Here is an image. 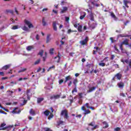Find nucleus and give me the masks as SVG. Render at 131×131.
Returning <instances> with one entry per match:
<instances>
[{"mask_svg": "<svg viewBox=\"0 0 131 131\" xmlns=\"http://www.w3.org/2000/svg\"><path fill=\"white\" fill-rule=\"evenodd\" d=\"M129 67H131V60H129L128 62Z\"/></svg>", "mask_w": 131, "mask_h": 131, "instance_id": "052dcab7", "label": "nucleus"}, {"mask_svg": "<svg viewBox=\"0 0 131 131\" xmlns=\"http://www.w3.org/2000/svg\"><path fill=\"white\" fill-rule=\"evenodd\" d=\"M26 26H27L29 28H33V25H32V24L26 19L25 20V25L23 27H22L23 30H24L25 31H29V28L28 27H27Z\"/></svg>", "mask_w": 131, "mask_h": 131, "instance_id": "f257e3e1", "label": "nucleus"}, {"mask_svg": "<svg viewBox=\"0 0 131 131\" xmlns=\"http://www.w3.org/2000/svg\"><path fill=\"white\" fill-rule=\"evenodd\" d=\"M12 29H13L15 30V29H18V26H14L12 28Z\"/></svg>", "mask_w": 131, "mask_h": 131, "instance_id": "49530a36", "label": "nucleus"}, {"mask_svg": "<svg viewBox=\"0 0 131 131\" xmlns=\"http://www.w3.org/2000/svg\"><path fill=\"white\" fill-rule=\"evenodd\" d=\"M52 26L53 30H55V31H57V30H58V28H57V22L53 21Z\"/></svg>", "mask_w": 131, "mask_h": 131, "instance_id": "f8f14e48", "label": "nucleus"}, {"mask_svg": "<svg viewBox=\"0 0 131 131\" xmlns=\"http://www.w3.org/2000/svg\"><path fill=\"white\" fill-rule=\"evenodd\" d=\"M89 90L88 91V93H92V92H94L95 90H96V87L93 86V87H90L89 86Z\"/></svg>", "mask_w": 131, "mask_h": 131, "instance_id": "dca6fc26", "label": "nucleus"}, {"mask_svg": "<svg viewBox=\"0 0 131 131\" xmlns=\"http://www.w3.org/2000/svg\"><path fill=\"white\" fill-rule=\"evenodd\" d=\"M110 40H111V42H112V43H113V42H114V41H113V37H111Z\"/></svg>", "mask_w": 131, "mask_h": 131, "instance_id": "680f3d73", "label": "nucleus"}, {"mask_svg": "<svg viewBox=\"0 0 131 131\" xmlns=\"http://www.w3.org/2000/svg\"><path fill=\"white\" fill-rule=\"evenodd\" d=\"M60 95H54L53 96H50V100H58V99L60 98Z\"/></svg>", "mask_w": 131, "mask_h": 131, "instance_id": "39448f33", "label": "nucleus"}, {"mask_svg": "<svg viewBox=\"0 0 131 131\" xmlns=\"http://www.w3.org/2000/svg\"><path fill=\"white\" fill-rule=\"evenodd\" d=\"M43 53V51H41L39 53V55H40V56H42Z\"/></svg>", "mask_w": 131, "mask_h": 131, "instance_id": "4d7b16f0", "label": "nucleus"}, {"mask_svg": "<svg viewBox=\"0 0 131 131\" xmlns=\"http://www.w3.org/2000/svg\"><path fill=\"white\" fill-rule=\"evenodd\" d=\"M64 4H65V2H64V1H61V3H60V5H61V6H62L63 5H64Z\"/></svg>", "mask_w": 131, "mask_h": 131, "instance_id": "0e129e2a", "label": "nucleus"}, {"mask_svg": "<svg viewBox=\"0 0 131 131\" xmlns=\"http://www.w3.org/2000/svg\"><path fill=\"white\" fill-rule=\"evenodd\" d=\"M29 113L30 114H31V115H32L33 116H34V115H35V112H34L33 109H31L30 110Z\"/></svg>", "mask_w": 131, "mask_h": 131, "instance_id": "5701e85b", "label": "nucleus"}, {"mask_svg": "<svg viewBox=\"0 0 131 131\" xmlns=\"http://www.w3.org/2000/svg\"><path fill=\"white\" fill-rule=\"evenodd\" d=\"M128 3H129V2L127 1V0L123 1V4L126 8H128V6L127 5Z\"/></svg>", "mask_w": 131, "mask_h": 131, "instance_id": "b1692460", "label": "nucleus"}, {"mask_svg": "<svg viewBox=\"0 0 131 131\" xmlns=\"http://www.w3.org/2000/svg\"><path fill=\"white\" fill-rule=\"evenodd\" d=\"M120 96H121L122 97H125V94L122 93H120Z\"/></svg>", "mask_w": 131, "mask_h": 131, "instance_id": "6e6d98bb", "label": "nucleus"}, {"mask_svg": "<svg viewBox=\"0 0 131 131\" xmlns=\"http://www.w3.org/2000/svg\"><path fill=\"white\" fill-rule=\"evenodd\" d=\"M117 85L120 89H122L124 86V84L122 82H119L118 83Z\"/></svg>", "mask_w": 131, "mask_h": 131, "instance_id": "f3484780", "label": "nucleus"}, {"mask_svg": "<svg viewBox=\"0 0 131 131\" xmlns=\"http://www.w3.org/2000/svg\"><path fill=\"white\" fill-rule=\"evenodd\" d=\"M32 49H33V47L31 46H28L26 48V49L27 50V51H31V50H32Z\"/></svg>", "mask_w": 131, "mask_h": 131, "instance_id": "2f4dec72", "label": "nucleus"}, {"mask_svg": "<svg viewBox=\"0 0 131 131\" xmlns=\"http://www.w3.org/2000/svg\"><path fill=\"white\" fill-rule=\"evenodd\" d=\"M68 11V7H63L62 9H60V14H64V13H66Z\"/></svg>", "mask_w": 131, "mask_h": 131, "instance_id": "1a4fd4ad", "label": "nucleus"}, {"mask_svg": "<svg viewBox=\"0 0 131 131\" xmlns=\"http://www.w3.org/2000/svg\"><path fill=\"white\" fill-rule=\"evenodd\" d=\"M43 100H45V98H38L37 100V102L38 104H40V103H41V102H42Z\"/></svg>", "mask_w": 131, "mask_h": 131, "instance_id": "aec40b11", "label": "nucleus"}, {"mask_svg": "<svg viewBox=\"0 0 131 131\" xmlns=\"http://www.w3.org/2000/svg\"><path fill=\"white\" fill-rule=\"evenodd\" d=\"M45 11H48V8H43L42 10V12H45Z\"/></svg>", "mask_w": 131, "mask_h": 131, "instance_id": "bf43d9fd", "label": "nucleus"}, {"mask_svg": "<svg viewBox=\"0 0 131 131\" xmlns=\"http://www.w3.org/2000/svg\"><path fill=\"white\" fill-rule=\"evenodd\" d=\"M45 131H52V130H51V129H50V128H47L46 129Z\"/></svg>", "mask_w": 131, "mask_h": 131, "instance_id": "69168bd1", "label": "nucleus"}, {"mask_svg": "<svg viewBox=\"0 0 131 131\" xmlns=\"http://www.w3.org/2000/svg\"><path fill=\"white\" fill-rule=\"evenodd\" d=\"M114 57H115V56L114 55H112L111 56V60H113V59H114Z\"/></svg>", "mask_w": 131, "mask_h": 131, "instance_id": "13d9d810", "label": "nucleus"}, {"mask_svg": "<svg viewBox=\"0 0 131 131\" xmlns=\"http://www.w3.org/2000/svg\"><path fill=\"white\" fill-rule=\"evenodd\" d=\"M111 16L115 21H117V17L115 16V14L113 12H111Z\"/></svg>", "mask_w": 131, "mask_h": 131, "instance_id": "6ab92c4d", "label": "nucleus"}, {"mask_svg": "<svg viewBox=\"0 0 131 131\" xmlns=\"http://www.w3.org/2000/svg\"><path fill=\"white\" fill-rule=\"evenodd\" d=\"M89 17H90V19L91 20L90 22H94L95 20V18L94 17V14L91 13L90 15H89Z\"/></svg>", "mask_w": 131, "mask_h": 131, "instance_id": "4468645a", "label": "nucleus"}, {"mask_svg": "<svg viewBox=\"0 0 131 131\" xmlns=\"http://www.w3.org/2000/svg\"><path fill=\"white\" fill-rule=\"evenodd\" d=\"M85 106H86V108H88V109H90V106L89 105V103H86L85 104Z\"/></svg>", "mask_w": 131, "mask_h": 131, "instance_id": "8fccbe9b", "label": "nucleus"}, {"mask_svg": "<svg viewBox=\"0 0 131 131\" xmlns=\"http://www.w3.org/2000/svg\"><path fill=\"white\" fill-rule=\"evenodd\" d=\"M98 65L99 66H101V67H104L105 65V62H102V60L101 61V62H100Z\"/></svg>", "mask_w": 131, "mask_h": 131, "instance_id": "c85d7f7f", "label": "nucleus"}, {"mask_svg": "<svg viewBox=\"0 0 131 131\" xmlns=\"http://www.w3.org/2000/svg\"><path fill=\"white\" fill-rule=\"evenodd\" d=\"M121 61L122 62V63H124V62H125V63H126V64H128V62L129 61H128V60H127V59H126V60H124L122 58L121 59Z\"/></svg>", "mask_w": 131, "mask_h": 131, "instance_id": "7c9ffc66", "label": "nucleus"}, {"mask_svg": "<svg viewBox=\"0 0 131 131\" xmlns=\"http://www.w3.org/2000/svg\"><path fill=\"white\" fill-rule=\"evenodd\" d=\"M89 126H92V127L91 128V129L93 130L95 129L96 128H97V127H98V126L96 125L95 126V123L94 122H91V123H90L89 124Z\"/></svg>", "mask_w": 131, "mask_h": 131, "instance_id": "9d476101", "label": "nucleus"}, {"mask_svg": "<svg viewBox=\"0 0 131 131\" xmlns=\"http://www.w3.org/2000/svg\"><path fill=\"white\" fill-rule=\"evenodd\" d=\"M121 77H122V75H121L120 73H117L115 76V78L117 79H118L119 80L121 79Z\"/></svg>", "mask_w": 131, "mask_h": 131, "instance_id": "9b49d317", "label": "nucleus"}, {"mask_svg": "<svg viewBox=\"0 0 131 131\" xmlns=\"http://www.w3.org/2000/svg\"><path fill=\"white\" fill-rule=\"evenodd\" d=\"M51 69H55V66H52L51 67H50L47 70V71H50V70H51Z\"/></svg>", "mask_w": 131, "mask_h": 131, "instance_id": "ea45409f", "label": "nucleus"}, {"mask_svg": "<svg viewBox=\"0 0 131 131\" xmlns=\"http://www.w3.org/2000/svg\"><path fill=\"white\" fill-rule=\"evenodd\" d=\"M61 116H64V118L65 119H68V113L67 112V110H64L61 111Z\"/></svg>", "mask_w": 131, "mask_h": 131, "instance_id": "7ed1b4c3", "label": "nucleus"}, {"mask_svg": "<svg viewBox=\"0 0 131 131\" xmlns=\"http://www.w3.org/2000/svg\"><path fill=\"white\" fill-rule=\"evenodd\" d=\"M42 24L43 26H46L47 22H46V20H45V18L42 19Z\"/></svg>", "mask_w": 131, "mask_h": 131, "instance_id": "72a5a7b5", "label": "nucleus"}, {"mask_svg": "<svg viewBox=\"0 0 131 131\" xmlns=\"http://www.w3.org/2000/svg\"><path fill=\"white\" fill-rule=\"evenodd\" d=\"M72 94H74V93H77V89H76V86L72 90Z\"/></svg>", "mask_w": 131, "mask_h": 131, "instance_id": "c9c22d12", "label": "nucleus"}, {"mask_svg": "<svg viewBox=\"0 0 131 131\" xmlns=\"http://www.w3.org/2000/svg\"><path fill=\"white\" fill-rule=\"evenodd\" d=\"M66 22H69V17H66Z\"/></svg>", "mask_w": 131, "mask_h": 131, "instance_id": "5fc2aeb1", "label": "nucleus"}, {"mask_svg": "<svg viewBox=\"0 0 131 131\" xmlns=\"http://www.w3.org/2000/svg\"><path fill=\"white\" fill-rule=\"evenodd\" d=\"M128 40L125 39L124 40L120 45V49L121 50V51H123V49H122V45H128Z\"/></svg>", "mask_w": 131, "mask_h": 131, "instance_id": "0eeeda50", "label": "nucleus"}, {"mask_svg": "<svg viewBox=\"0 0 131 131\" xmlns=\"http://www.w3.org/2000/svg\"><path fill=\"white\" fill-rule=\"evenodd\" d=\"M50 53L51 54V55H53V54H54V48H52L50 49Z\"/></svg>", "mask_w": 131, "mask_h": 131, "instance_id": "37998d69", "label": "nucleus"}, {"mask_svg": "<svg viewBox=\"0 0 131 131\" xmlns=\"http://www.w3.org/2000/svg\"><path fill=\"white\" fill-rule=\"evenodd\" d=\"M66 79L67 80V81H68V80H70V79H72V78L71 77H70V76H68L66 77Z\"/></svg>", "mask_w": 131, "mask_h": 131, "instance_id": "c03bdc74", "label": "nucleus"}, {"mask_svg": "<svg viewBox=\"0 0 131 131\" xmlns=\"http://www.w3.org/2000/svg\"><path fill=\"white\" fill-rule=\"evenodd\" d=\"M53 117H54V115H53V114H50V115H49V116L48 117V119L49 120H51V118H53Z\"/></svg>", "mask_w": 131, "mask_h": 131, "instance_id": "4c0bfd02", "label": "nucleus"}, {"mask_svg": "<svg viewBox=\"0 0 131 131\" xmlns=\"http://www.w3.org/2000/svg\"><path fill=\"white\" fill-rule=\"evenodd\" d=\"M23 99H24V102L23 104H21V106H23L24 105H25V104L26 103H27V100H26V99H28V100H30V98L29 97V96H28V94H27V93L25 95V96L23 97Z\"/></svg>", "mask_w": 131, "mask_h": 131, "instance_id": "20e7f679", "label": "nucleus"}, {"mask_svg": "<svg viewBox=\"0 0 131 131\" xmlns=\"http://www.w3.org/2000/svg\"><path fill=\"white\" fill-rule=\"evenodd\" d=\"M72 32V30H71V29H69L68 31V34H70V33H71Z\"/></svg>", "mask_w": 131, "mask_h": 131, "instance_id": "603ef678", "label": "nucleus"}, {"mask_svg": "<svg viewBox=\"0 0 131 131\" xmlns=\"http://www.w3.org/2000/svg\"><path fill=\"white\" fill-rule=\"evenodd\" d=\"M15 84H17V82L16 81L10 82V84L9 85H10V86H14Z\"/></svg>", "mask_w": 131, "mask_h": 131, "instance_id": "a878e982", "label": "nucleus"}, {"mask_svg": "<svg viewBox=\"0 0 131 131\" xmlns=\"http://www.w3.org/2000/svg\"><path fill=\"white\" fill-rule=\"evenodd\" d=\"M86 42H88V37H86L83 40L80 41V43L82 45V46H84Z\"/></svg>", "mask_w": 131, "mask_h": 131, "instance_id": "2eb2a0df", "label": "nucleus"}, {"mask_svg": "<svg viewBox=\"0 0 131 131\" xmlns=\"http://www.w3.org/2000/svg\"><path fill=\"white\" fill-rule=\"evenodd\" d=\"M63 82H64V80H63V79H60L59 80V84H62V83H63Z\"/></svg>", "mask_w": 131, "mask_h": 131, "instance_id": "de8ad7c7", "label": "nucleus"}, {"mask_svg": "<svg viewBox=\"0 0 131 131\" xmlns=\"http://www.w3.org/2000/svg\"><path fill=\"white\" fill-rule=\"evenodd\" d=\"M40 62V59H38L37 60H36L35 63H34V65H37V64H39V62Z\"/></svg>", "mask_w": 131, "mask_h": 131, "instance_id": "58836bf2", "label": "nucleus"}, {"mask_svg": "<svg viewBox=\"0 0 131 131\" xmlns=\"http://www.w3.org/2000/svg\"><path fill=\"white\" fill-rule=\"evenodd\" d=\"M119 130H120V127H117L115 129V131H119Z\"/></svg>", "mask_w": 131, "mask_h": 131, "instance_id": "3c124183", "label": "nucleus"}, {"mask_svg": "<svg viewBox=\"0 0 131 131\" xmlns=\"http://www.w3.org/2000/svg\"><path fill=\"white\" fill-rule=\"evenodd\" d=\"M78 31L79 32H82V26H79L78 27Z\"/></svg>", "mask_w": 131, "mask_h": 131, "instance_id": "c756f323", "label": "nucleus"}, {"mask_svg": "<svg viewBox=\"0 0 131 131\" xmlns=\"http://www.w3.org/2000/svg\"><path fill=\"white\" fill-rule=\"evenodd\" d=\"M5 125H6V124H5V123H2V124H1V127H4V126H5Z\"/></svg>", "mask_w": 131, "mask_h": 131, "instance_id": "774afa93", "label": "nucleus"}, {"mask_svg": "<svg viewBox=\"0 0 131 131\" xmlns=\"http://www.w3.org/2000/svg\"><path fill=\"white\" fill-rule=\"evenodd\" d=\"M6 12H7V13H10V14H13V13H14L13 10H7Z\"/></svg>", "mask_w": 131, "mask_h": 131, "instance_id": "a19ab883", "label": "nucleus"}, {"mask_svg": "<svg viewBox=\"0 0 131 131\" xmlns=\"http://www.w3.org/2000/svg\"><path fill=\"white\" fill-rule=\"evenodd\" d=\"M52 12H53V13H54V14H57V13H58V11L55 10H54V9L53 10Z\"/></svg>", "mask_w": 131, "mask_h": 131, "instance_id": "864d4df0", "label": "nucleus"}, {"mask_svg": "<svg viewBox=\"0 0 131 131\" xmlns=\"http://www.w3.org/2000/svg\"><path fill=\"white\" fill-rule=\"evenodd\" d=\"M94 49L96 50L93 51V54H94V55H95V54H97V52H98V51H99V47H94Z\"/></svg>", "mask_w": 131, "mask_h": 131, "instance_id": "cd10ccee", "label": "nucleus"}, {"mask_svg": "<svg viewBox=\"0 0 131 131\" xmlns=\"http://www.w3.org/2000/svg\"><path fill=\"white\" fill-rule=\"evenodd\" d=\"M52 38H51V34L47 35L46 42L48 43L51 41Z\"/></svg>", "mask_w": 131, "mask_h": 131, "instance_id": "a211bd4d", "label": "nucleus"}, {"mask_svg": "<svg viewBox=\"0 0 131 131\" xmlns=\"http://www.w3.org/2000/svg\"><path fill=\"white\" fill-rule=\"evenodd\" d=\"M89 24L90 25V27H91V28H96V26H97V22L96 21H90Z\"/></svg>", "mask_w": 131, "mask_h": 131, "instance_id": "423d86ee", "label": "nucleus"}, {"mask_svg": "<svg viewBox=\"0 0 131 131\" xmlns=\"http://www.w3.org/2000/svg\"><path fill=\"white\" fill-rule=\"evenodd\" d=\"M54 59H57V60H56V62L57 63H59V62H60V59H61V57H60V55L58 54V55L54 57Z\"/></svg>", "mask_w": 131, "mask_h": 131, "instance_id": "393cba45", "label": "nucleus"}, {"mask_svg": "<svg viewBox=\"0 0 131 131\" xmlns=\"http://www.w3.org/2000/svg\"><path fill=\"white\" fill-rule=\"evenodd\" d=\"M20 112V110L18 111V107H15L12 111V113H13V114H19Z\"/></svg>", "mask_w": 131, "mask_h": 131, "instance_id": "6e6552de", "label": "nucleus"}, {"mask_svg": "<svg viewBox=\"0 0 131 131\" xmlns=\"http://www.w3.org/2000/svg\"><path fill=\"white\" fill-rule=\"evenodd\" d=\"M103 127L104 128H107V127H108L109 126V125H108V124L106 122H103Z\"/></svg>", "mask_w": 131, "mask_h": 131, "instance_id": "bb28decb", "label": "nucleus"}, {"mask_svg": "<svg viewBox=\"0 0 131 131\" xmlns=\"http://www.w3.org/2000/svg\"><path fill=\"white\" fill-rule=\"evenodd\" d=\"M26 70V69H22L21 70H20L18 71V73H21V72H24Z\"/></svg>", "mask_w": 131, "mask_h": 131, "instance_id": "09e8293b", "label": "nucleus"}, {"mask_svg": "<svg viewBox=\"0 0 131 131\" xmlns=\"http://www.w3.org/2000/svg\"><path fill=\"white\" fill-rule=\"evenodd\" d=\"M0 108H1L2 109H3V110H4L5 111H6V112H9V110L6 109L5 107H3L2 106V104H0Z\"/></svg>", "mask_w": 131, "mask_h": 131, "instance_id": "e433bc0d", "label": "nucleus"}, {"mask_svg": "<svg viewBox=\"0 0 131 131\" xmlns=\"http://www.w3.org/2000/svg\"><path fill=\"white\" fill-rule=\"evenodd\" d=\"M97 2H99V0H94V1L91 2V4L93 5V6L89 5V9L90 10H93L94 7H99V6H100V5L97 4Z\"/></svg>", "mask_w": 131, "mask_h": 131, "instance_id": "f03ea898", "label": "nucleus"}, {"mask_svg": "<svg viewBox=\"0 0 131 131\" xmlns=\"http://www.w3.org/2000/svg\"><path fill=\"white\" fill-rule=\"evenodd\" d=\"M7 93H8V95H9V96H12V94H14V92L11 91H8Z\"/></svg>", "mask_w": 131, "mask_h": 131, "instance_id": "f704fd0d", "label": "nucleus"}, {"mask_svg": "<svg viewBox=\"0 0 131 131\" xmlns=\"http://www.w3.org/2000/svg\"><path fill=\"white\" fill-rule=\"evenodd\" d=\"M10 67H11V64L6 65L2 68V69L4 70H7V69H8V68H10Z\"/></svg>", "mask_w": 131, "mask_h": 131, "instance_id": "4be33fe9", "label": "nucleus"}, {"mask_svg": "<svg viewBox=\"0 0 131 131\" xmlns=\"http://www.w3.org/2000/svg\"><path fill=\"white\" fill-rule=\"evenodd\" d=\"M73 83L74 84H75V86H76V83H77V79L74 80Z\"/></svg>", "mask_w": 131, "mask_h": 131, "instance_id": "a18cd8bd", "label": "nucleus"}, {"mask_svg": "<svg viewBox=\"0 0 131 131\" xmlns=\"http://www.w3.org/2000/svg\"><path fill=\"white\" fill-rule=\"evenodd\" d=\"M102 62L104 63H106V62H108V57H105L103 60Z\"/></svg>", "mask_w": 131, "mask_h": 131, "instance_id": "79ce46f5", "label": "nucleus"}, {"mask_svg": "<svg viewBox=\"0 0 131 131\" xmlns=\"http://www.w3.org/2000/svg\"><path fill=\"white\" fill-rule=\"evenodd\" d=\"M63 121H59V124H62V123H63Z\"/></svg>", "mask_w": 131, "mask_h": 131, "instance_id": "338daca9", "label": "nucleus"}, {"mask_svg": "<svg viewBox=\"0 0 131 131\" xmlns=\"http://www.w3.org/2000/svg\"><path fill=\"white\" fill-rule=\"evenodd\" d=\"M85 15H86V13L84 12H80V20H82L84 17H85Z\"/></svg>", "mask_w": 131, "mask_h": 131, "instance_id": "ddd939ff", "label": "nucleus"}, {"mask_svg": "<svg viewBox=\"0 0 131 131\" xmlns=\"http://www.w3.org/2000/svg\"><path fill=\"white\" fill-rule=\"evenodd\" d=\"M50 114H51V112L49 111L48 110H46L43 112V114L45 116H49L50 115Z\"/></svg>", "mask_w": 131, "mask_h": 131, "instance_id": "412c9836", "label": "nucleus"}, {"mask_svg": "<svg viewBox=\"0 0 131 131\" xmlns=\"http://www.w3.org/2000/svg\"><path fill=\"white\" fill-rule=\"evenodd\" d=\"M84 112H85L84 113V115H86V114H90V113H91V111H90V110H85Z\"/></svg>", "mask_w": 131, "mask_h": 131, "instance_id": "473e14b6", "label": "nucleus"}, {"mask_svg": "<svg viewBox=\"0 0 131 131\" xmlns=\"http://www.w3.org/2000/svg\"><path fill=\"white\" fill-rule=\"evenodd\" d=\"M89 109H91V110H95V108L93 106H90V107H89Z\"/></svg>", "mask_w": 131, "mask_h": 131, "instance_id": "e2e57ef3", "label": "nucleus"}]
</instances>
